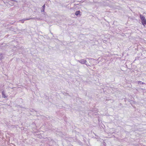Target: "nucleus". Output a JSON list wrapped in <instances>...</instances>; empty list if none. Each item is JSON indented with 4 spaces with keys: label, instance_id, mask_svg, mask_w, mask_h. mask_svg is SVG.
Returning a JSON list of instances; mask_svg holds the SVG:
<instances>
[{
    "label": "nucleus",
    "instance_id": "nucleus-14",
    "mask_svg": "<svg viewBox=\"0 0 146 146\" xmlns=\"http://www.w3.org/2000/svg\"><path fill=\"white\" fill-rule=\"evenodd\" d=\"M128 101L129 102H131V100H130L129 99L128 100Z\"/></svg>",
    "mask_w": 146,
    "mask_h": 146
},
{
    "label": "nucleus",
    "instance_id": "nucleus-7",
    "mask_svg": "<svg viewBox=\"0 0 146 146\" xmlns=\"http://www.w3.org/2000/svg\"><path fill=\"white\" fill-rule=\"evenodd\" d=\"M138 84H145V83L142 82L141 81H138Z\"/></svg>",
    "mask_w": 146,
    "mask_h": 146
},
{
    "label": "nucleus",
    "instance_id": "nucleus-1",
    "mask_svg": "<svg viewBox=\"0 0 146 146\" xmlns=\"http://www.w3.org/2000/svg\"><path fill=\"white\" fill-rule=\"evenodd\" d=\"M140 17L142 24L145 26L146 25V20L145 17L141 14L140 15Z\"/></svg>",
    "mask_w": 146,
    "mask_h": 146
},
{
    "label": "nucleus",
    "instance_id": "nucleus-10",
    "mask_svg": "<svg viewBox=\"0 0 146 146\" xmlns=\"http://www.w3.org/2000/svg\"><path fill=\"white\" fill-rule=\"evenodd\" d=\"M27 19H28V20H29L31 19H32V18H27Z\"/></svg>",
    "mask_w": 146,
    "mask_h": 146
},
{
    "label": "nucleus",
    "instance_id": "nucleus-17",
    "mask_svg": "<svg viewBox=\"0 0 146 146\" xmlns=\"http://www.w3.org/2000/svg\"><path fill=\"white\" fill-rule=\"evenodd\" d=\"M90 113V112L88 113H89V114Z\"/></svg>",
    "mask_w": 146,
    "mask_h": 146
},
{
    "label": "nucleus",
    "instance_id": "nucleus-15",
    "mask_svg": "<svg viewBox=\"0 0 146 146\" xmlns=\"http://www.w3.org/2000/svg\"><path fill=\"white\" fill-rule=\"evenodd\" d=\"M127 100V99H125L124 101H125V102H126V100Z\"/></svg>",
    "mask_w": 146,
    "mask_h": 146
},
{
    "label": "nucleus",
    "instance_id": "nucleus-8",
    "mask_svg": "<svg viewBox=\"0 0 146 146\" xmlns=\"http://www.w3.org/2000/svg\"><path fill=\"white\" fill-rule=\"evenodd\" d=\"M32 19H38V20H39L40 19L39 18H37V17H35L32 18Z\"/></svg>",
    "mask_w": 146,
    "mask_h": 146
},
{
    "label": "nucleus",
    "instance_id": "nucleus-4",
    "mask_svg": "<svg viewBox=\"0 0 146 146\" xmlns=\"http://www.w3.org/2000/svg\"><path fill=\"white\" fill-rule=\"evenodd\" d=\"M80 13V11H76V12L75 13V15L77 16H78L79 15H81Z\"/></svg>",
    "mask_w": 146,
    "mask_h": 146
},
{
    "label": "nucleus",
    "instance_id": "nucleus-2",
    "mask_svg": "<svg viewBox=\"0 0 146 146\" xmlns=\"http://www.w3.org/2000/svg\"><path fill=\"white\" fill-rule=\"evenodd\" d=\"M77 61L82 64H86L87 62L86 60L84 59H82L80 60H77Z\"/></svg>",
    "mask_w": 146,
    "mask_h": 146
},
{
    "label": "nucleus",
    "instance_id": "nucleus-11",
    "mask_svg": "<svg viewBox=\"0 0 146 146\" xmlns=\"http://www.w3.org/2000/svg\"><path fill=\"white\" fill-rule=\"evenodd\" d=\"M23 19V20H24V21L28 20V19H27V18H25L24 19Z\"/></svg>",
    "mask_w": 146,
    "mask_h": 146
},
{
    "label": "nucleus",
    "instance_id": "nucleus-3",
    "mask_svg": "<svg viewBox=\"0 0 146 146\" xmlns=\"http://www.w3.org/2000/svg\"><path fill=\"white\" fill-rule=\"evenodd\" d=\"M5 92L4 91H3L2 92V97L3 98H7V96H6L5 94Z\"/></svg>",
    "mask_w": 146,
    "mask_h": 146
},
{
    "label": "nucleus",
    "instance_id": "nucleus-6",
    "mask_svg": "<svg viewBox=\"0 0 146 146\" xmlns=\"http://www.w3.org/2000/svg\"><path fill=\"white\" fill-rule=\"evenodd\" d=\"M4 58L3 54L1 53H0V61L1 60Z\"/></svg>",
    "mask_w": 146,
    "mask_h": 146
},
{
    "label": "nucleus",
    "instance_id": "nucleus-9",
    "mask_svg": "<svg viewBox=\"0 0 146 146\" xmlns=\"http://www.w3.org/2000/svg\"><path fill=\"white\" fill-rule=\"evenodd\" d=\"M20 21H21V23H24V21L23 20V19H22V20H20Z\"/></svg>",
    "mask_w": 146,
    "mask_h": 146
},
{
    "label": "nucleus",
    "instance_id": "nucleus-12",
    "mask_svg": "<svg viewBox=\"0 0 146 146\" xmlns=\"http://www.w3.org/2000/svg\"><path fill=\"white\" fill-rule=\"evenodd\" d=\"M119 105V106H122V104L121 103H120Z\"/></svg>",
    "mask_w": 146,
    "mask_h": 146
},
{
    "label": "nucleus",
    "instance_id": "nucleus-5",
    "mask_svg": "<svg viewBox=\"0 0 146 146\" xmlns=\"http://www.w3.org/2000/svg\"><path fill=\"white\" fill-rule=\"evenodd\" d=\"M45 7V4H44V5H43L42 6V9L41 10V12H44Z\"/></svg>",
    "mask_w": 146,
    "mask_h": 146
},
{
    "label": "nucleus",
    "instance_id": "nucleus-16",
    "mask_svg": "<svg viewBox=\"0 0 146 146\" xmlns=\"http://www.w3.org/2000/svg\"><path fill=\"white\" fill-rule=\"evenodd\" d=\"M92 114H94L93 113V111H92Z\"/></svg>",
    "mask_w": 146,
    "mask_h": 146
},
{
    "label": "nucleus",
    "instance_id": "nucleus-13",
    "mask_svg": "<svg viewBox=\"0 0 146 146\" xmlns=\"http://www.w3.org/2000/svg\"><path fill=\"white\" fill-rule=\"evenodd\" d=\"M37 136H38V137H40V136H42L40 134H38V135Z\"/></svg>",
    "mask_w": 146,
    "mask_h": 146
}]
</instances>
